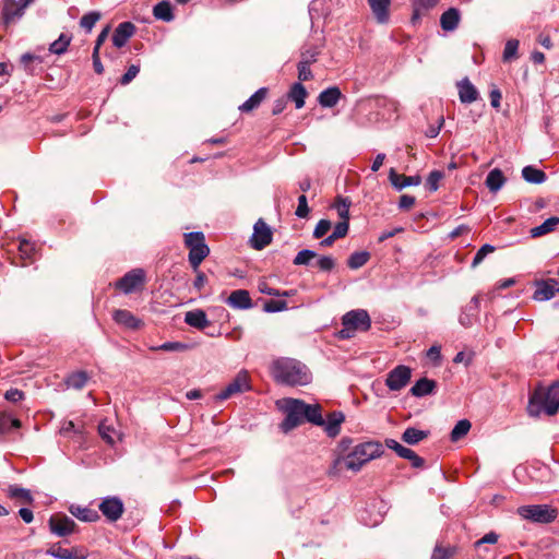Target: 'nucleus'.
<instances>
[{
	"mask_svg": "<svg viewBox=\"0 0 559 559\" xmlns=\"http://www.w3.org/2000/svg\"><path fill=\"white\" fill-rule=\"evenodd\" d=\"M345 416L342 412H333L329 414L326 420H324V431L329 437H336L341 431V425L344 421Z\"/></svg>",
	"mask_w": 559,
	"mask_h": 559,
	"instance_id": "obj_20",
	"label": "nucleus"
},
{
	"mask_svg": "<svg viewBox=\"0 0 559 559\" xmlns=\"http://www.w3.org/2000/svg\"><path fill=\"white\" fill-rule=\"evenodd\" d=\"M153 15L157 20L170 22L174 20L173 7L169 1H160L153 8Z\"/></svg>",
	"mask_w": 559,
	"mask_h": 559,
	"instance_id": "obj_33",
	"label": "nucleus"
},
{
	"mask_svg": "<svg viewBox=\"0 0 559 559\" xmlns=\"http://www.w3.org/2000/svg\"><path fill=\"white\" fill-rule=\"evenodd\" d=\"M342 325L338 336L342 340H347L353 337L356 331H368L371 326V319L364 309L352 310L343 316Z\"/></svg>",
	"mask_w": 559,
	"mask_h": 559,
	"instance_id": "obj_4",
	"label": "nucleus"
},
{
	"mask_svg": "<svg viewBox=\"0 0 559 559\" xmlns=\"http://www.w3.org/2000/svg\"><path fill=\"white\" fill-rule=\"evenodd\" d=\"M98 509L109 522H116L122 516L124 506L118 497H106L99 503Z\"/></svg>",
	"mask_w": 559,
	"mask_h": 559,
	"instance_id": "obj_13",
	"label": "nucleus"
},
{
	"mask_svg": "<svg viewBox=\"0 0 559 559\" xmlns=\"http://www.w3.org/2000/svg\"><path fill=\"white\" fill-rule=\"evenodd\" d=\"M98 432L103 440H105L109 444L115 443V438L117 436L116 429L107 423V420H103L98 425Z\"/></svg>",
	"mask_w": 559,
	"mask_h": 559,
	"instance_id": "obj_42",
	"label": "nucleus"
},
{
	"mask_svg": "<svg viewBox=\"0 0 559 559\" xmlns=\"http://www.w3.org/2000/svg\"><path fill=\"white\" fill-rule=\"evenodd\" d=\"M287 97L295 103L297 109L302 108L307 97L306 87L300 82L294 83L288 92Z\"/></svg>",
	"mask_w": 559,
	"mask_h": 559,
	"instance_id": "obj_30",
	"label": "nucleus"
},
{
	"mask_svg": "<svg viewBox=\"0 0 559 559\" xmlns=\"http://www.w3.org/2000/svg\"><path fill=\"white\" fill-rule=\"evenodd\" d=\"M559 409V383L547 389H539L530 397L527 412L532 417H538L542 412L549 416L557 414Z\"/></svg>",
	"mask_w": 559,
	"mask_h": 559,
	"instance_id": "obj_3",
	"label": "nucleus"
},
{
	"mask_svg": "<svg viewBox=\"0 0 559 559\" xmlns=\"http://www.w3.org/2000/svg\"><path fill=\"white\" fill-rule=\"evenodd\" d=\"M495 251V247L491 246V245H484L481 246L478 251L476 252L473 261H472V266L473 267H476L478 264H480L483 262V260L485 259V257L491 252Z\"/></svg>",
	"mask_w": 559,
	"mask_h": 559,
	"instance_id": "obj_52",
	"label": "nucleus"
},
{
	"mask_svg": "<svg viewBox=\"0 0 559 559\" xmlns=\"http://www.w3.org/2000/svg\"><path fill=\"white\" fill-rule=\"evenodd\" d=\"M348 229H349V223L348 221H341L338 222L335 226H334V229H333V235L340 239V238H343L347 235L348 233Z\"/></svg>",
	"mask_w": 559,
	"mask_h": 559,
	"instance_id": "obj_60",
	"label": "nucleus"
},
{
	"mask_svg": "<svg viewBox=\"0 0 559 559\" xmlns=\"http://www.w3.org/2000/svg\"><path fill=\"white\" fill-rule=\"evenodd\" d=\"M185 245L189 248V262L193 271H198L201 262L209 253L203 233L192 231L185 234Z\"/></svg>",
	"mask_w": 559,
	"mask_h": 559,
	"instance_id": "obj_7",
	"label": "nucleus"
},
{
	"mask_svg": "<svg viewBox=\"0 0 559 559\" xmlns=\"http://www.w3.org/2000/svg\"><path fill=\"white\" fill-rule=\"evenodd\" d=\"M99 19L100 13L93 11L81 17L80 25L86 29V32H91Z\"/></svg>",
	"mask_w": 559,
	"mask_h": 559,
	"instance_id": "obj_45",
	"label": "nucleus"
},
{
	"mask_svg": "<svg viewBox=\"0 0 559 559\" xmlns=\"http://www.w3.org/2000/svg\"><path fill=\"white\" fill-rule=\"evenodd\" d=\"M370 259L368 251H356L352 253L347 260V265L352 270H357L364 266Z\"/></svg>",
	"mask_w": 559,
	"mask_h": 559,
	"instance_id": "obj_39",
	"label": "nucleus"
},
{
	"mask_svg": "<svg viewBox=\"0 0 559 559\" xmlns=\"http://www.w3.org/2000/svg\"><path fill=\"white\" fill-rule=\"evenodd\" d=\"M557 285L558 282L552 278L537 282L533 298L537 301H546L551 299L556 294Z\"/></svg>",
	"mask_w": 559,
	"mask_h": 559,
	"instance_id": "obj_17",
	"label": "nucleus"
},
{
	"mask_svg": "<svg viewBox=\"0 0 559 559\" xmlns=\"http://www.w3.org/2000/svg\"><path fill=\"white\" fill-rule=\"evenodd\" d=\"M309 206H308V203H307V197L305 194H301L299 198H298V206L296 209V216H298L299 218H305L308 216L309 214Z\"/></svg>",
	"mask_w": 559,
	"mask_h": 559,
	"instance_id": "obj_57",
	"label": "nucleus"
},
{
	"mask_svg": "<svg viewBox=\"0 0 559 559\" xmlns=\"http://www.w3.org/2000/svg\"><path fill=\"white\" fill-rule=\"evenodd\" d=\"M319 55L320 49L318 47L306 48L301 51L300 61H307L308 64H312L317 61Z\"/></svg>",
	"mask_w": 559,
	"mask_h": 559,
	"instance_id": "obj_53",
	"label": "nucleus"
},
{
	"mask_svg": "<svg viewBox=\"0 0 559 559\" xmlns=\"http://www.w3.org/2000/svg\"><path fill=\"white\" fill-rule=\"evenodd\" d=\"M5 400L16 403L24 397V393L19 389H10L4 394Z\"/></svg>",
	"mask_w": 559,
	"mask_h": 559,
	"instance_id": "obj_63",
	"label": "nucleus"
},
{
	"mask_svg": "<svg viewBox=\"0 0 559 559\" xmlns=\"http://www.w3.org/2000/svg\"><path fill=\"white\" fill-rule=\"evenodd\" d=\"M405 460H408L412 463V466L415 468H420L424 466L425 461L417 455L413 450L405 447V449L402 451L401 456Z\"/></svg>",
	"mask_w": 559,
	"mask_h": 559,
	"instance_id": "obj_46",
	"label": "nucleus"
},
{
	"mask_svg": "<svg viewBox=\"0 0 559 559\" xmlns=\"http://www.w3.org/2000/svg\"><path fill=\"white\" fill-rule=\"evenodd\" d=\"M112 318L116 323L130 330H139L143 326V321L133 316L129 310H115Z\"/></svg>",
	"mask_w": 559,
	"mask_h": 559,
	"instance_id": "obj_16",
	"label": "nucleus"
},
{
	"mask_svg": "<svg viewBox=\"0 0 559 559\" xmlns=\"http://www.w3.org/2000/svg\"><path fill=\"white\" fill-rule=\"evenodd\" d=\"M185 322L197 329H204L207 325L206 313L203 310L188 311Z\"/></svg>",
	"mask_w": 559,
	"mask_h": 559,
	"instance_id": "obj_35",
	"label": "nucleus"
},
{
	"mask_svg": "<svg viewBox=\"0 0 559 559\" xmlns=\"http://www.w3.org/2000/svg\"><path fill=\"white\" fill-rule=\"evenodd\" d=\"M311 64H308L307 61H299L297 69H298V79L301 82L309 81L312 79V72L310 69Z\"/></svg>",
	"mask_w": 559,
	"mask_h": 559,
	"instance_id": "obj_54",
	"label": "nucleus"
},
{
	"mask_svg": "<svg viewBox=\"0 0 559 559\" xmlns=\"http://www.w3.org/2000/svg\"><path fill=\"white\" fill-rule=\"evenodd\" d=\"M271 373L276 382L290 386L307 385L312 380V373L305 364L287 357L274 360Z\"/></svg>",
	"mask_w": 559,
	"mask_h": 559,
	"instance_id": "obj_1",
	"label": "nucleus"
},
{
	"mask_svg": "<svg viewBox=\"0 0 559 559\" xmlns=\"http://www.w3.org/2000/svg\"><path fill=\"white\" fill-rule=\"evenodd\" d=\"M145 284V272L143 269H133L116 282L115 287L123 294L129 295L141 290Z\"/></svg>",
	"mask_w": 559,
	"mask_h": 559,
	"instance_id": "obj_9",
	"label": "nucleus"
},
{
	"mask_svg": "<svg viewBox=\"0 0 559 559\" xmlns=\"http://www.w3.org/2000/svg\"><path fill=\"white\" fill-rule=\"evenodd\" d=\"M140 72V64H131L127 72L121 76L120 84L127 85L129 84Z\"/></svg>",
	"mask_w": 559,
	"mask_h": 559,
	"instance_id": "obj_56",
	"label": "nucleus"
},
{
	"mask_svg": "<svg viewBox=\"0 0 559 559\" xmlns=\"http://www.w3.org/2000/svg\"><path fill=\"white\" fill-rule=\"evenodd\" d=\"M70 513L83 522H96L99 520V514L96 510L90 508H82L79 506H71Z\"/></svg>",
	"mask_w": 559,
	"mask_h": 559,
	"instance_id": "obj_31",
	"label": "nucleus"
},
{
	"mask_svg": "<svg viewBox=\"0 0 559 559\" xmlns=\"http://www.w3.org/2000/svg\"><path fill=\"white\" fill-rule=\"evenodd\" d=\"M436 388V382L433 380L421 378L412 386L411 394L416 397L426 396L431 394Z\"/></svg>",
	"mask_w": 559,
	"mask_h": 559,
	"instance_id": "obj_28",
	"label": "nucleus"
},
{
	"mask_svg": "<svg viewBox=\"0 0 559 559\" xmlns=\"http://www.w3.org/2000/svg\"><path fill=\"white\" fill-rule=\"evenodd\" d=\"M331 227H332V223H331V221H329V219H324V218H323V219H320V221L317 223V225H316V227H314V229H313V237H314L316 239H320V238H322L323 236H325V235L329 233V230L331 229Z\"/></svg>",
	"mask_w": 559,
	"mask_h": 559,
	"instance_id": "obj_50",
	"label": "nucleus"
},
{
	"mask_svg": "<svg viewBox=\"0 0 559 559\" xmlns=\"http://www.w3.org/2000/svg\"><path fill=\"white\" fill-rule=\"evenodd\" d=\"M48 556L57 559H85V555H76L73 549H66L58 544L52 545L46 551Z\"/></svg>",
	"mask_w": 559,
	"mask_h": 559,
	"instance_id": "obj_29",
	"label": "nucleus"
},
{
	"mask_svg": "<svg viewBox=\"0 0 559 559\" xmlns=\"http://www.w3.org/2000/svg\"><path fill=\"white\" fill-rule=\"evenodd\" d=\"M498 534H496L495 532H489L485 534L480 539L476 540L474 546L478 548L483 544H496L498 542Z\"/></svg>",
	"mask_w": 559,
	"mask_h": 559,
	"instance_id": "obj_61",
	"label": "nucleus"
},
{
	"mask_svg": "<svg viewBox=\"0 0 559 559\" xmlns=\"http://www.w3.org/2000/svg\"><path fill=\"white\" fill-rule=\"evenodd\" d=\"M7 495L11 499H19L24 503L31 504L34 499L28 489L19 487L16 485H10L7 489Z\"/></svg>",
	"mask_w": 559,
	"mask_h": 559,
	"instance_id": "obj_37",
	"label": "nucleus"
},
{
	"mask_svg": "<svg viewBox=\"0 0 559 559\" xmlns=\"http://www.w3.org/2000/svg\"><path fill=\"white\" fill-rule=\"evenodd\" d=\"M70 432L82 433V429L78 428L76 425L72 420H69L62 425V427L60 429V433L63 436H68Z\"/></svg>",
	"mask_w": 559,
	"mask_h": 559,
	"instance_id": "obj_62",
	"label": "nucleus"
},
{
	"mask_svg": "<svg viewBox=\"0 0 559 559\" xmlns=\"http://www.w3.org/2000/svg\"><path fill=\"white\" fill-rule=\"evenodd\" d=\"M457 90L460 100L463 104H471L477 100L479 96L478 91L467 78H464L457 83Z\"/></svg>",
	"mask_w": 559,
	"mask_h": 559,
	"instance_id": "obj_18",
	"label": "nucleus"
},
{
	"mask_svg": "<svg viewBox=\"0 0 559 559\" xmlns=\"http://www.w3.org/2000/svg\"><path fill=\"white\" fill-rule=\"evenodd\" d=\"M266 312H278L287 309V302L285 300H269L263 306Z\"/></svg>",
	"mask_w": 559,
	"mask_h": 559,
	"instance_id": "obj_55",
	"label": "nucleus"
},
{
	"mask_svg": "<svg viewBox=\"0 0 559 559\" xmlns=\"http://www.w3.org/2000/svg\"><path fill=\"white\" fill-rule=\"evenodd\" d=\"M317 253L310 249L300 250L294 258L293 263L295 265H308L310 261L317 258Z\"/></svg>",
	"mask_w": 559,
	"mask_h": 559,
	"instance_id": "obj_44",
	"label": "nucleus"
},
{
	"mask_svg": "<svg viewBox=\"0 0 559 559\" xmlns=\"http://www.w3.org/2000/svg\"><path fill=\"white\" fill-rule=\"evenodd\" d=\"M228 304L236 309H249L252 307V301L248 290L237 289L234 290L228 299Z\"/></svg>",
	"mask_w": 559,
	"mask_h": 559,
	"instance_id": "obj_21",
	"label": "nucleus"
},
{
	"mask_svg": "<svg viewBox=\"0 0 559 559\" xmlns=\"http://www.w3.org/2000/svg\"><path fill=\"white\" fill-rule=\"evenodd\" d=\"M485 183L490 192L496 193L506 183V177L499 168H495L487 175Z\"/></svg>",
	"mask_w": 559,
	"mask_h": 559,
	"instance_id": "obj_27",
	"label": "nucleus"
},
{
	"mask_svg": "<svg viewBox=\"0 0 559 559\" xmlns=\"http://www.w3.org/2000/svg\"><path fill=\"white\" fill-rule=\"evenodd\" d=\"M559 224V217H549L543 224L533 227L530 230L532 238H538L544 235H547L555 230L556 226Z\"/></svg>",
	"mask_w": 559,
	"mask_h": 559,
	"instance_id": "obj_32",
	"label": "nucleus"
},
{
	"mask_svg": "<svg viewBox=\"0 0 559 559\" xmlns=\"http://www.w3.org/2000/svg\"><path fill=\"white\" fill-rule=\"evenodd\" d=\"M454 554V547H441L437 545L432 551L431 559H450Z\"/></svg>",
	"mask_w": 559,
	"mask_h": 559,
	"instance_id": "obj_48",
	"label": "nucleus"
},
{
	"mask_svg": "<svg viewBox=\"0 0 559 559\" xmlns=\"http://www.w3.org/2000/svg\"><path fill=\"white\" fill-rule=\"evenodd\" d=\"M280 403V407L285 413V418L281 424V429L284 432H288L305 423L304 401L285 399Z\"/></svg>",
	"mask_w": 559,
	"mask_h": 559,
	"instance_id": "obj_5",
	"label": "nucleus"
},
{
	"mask_svg": "<svg viewBox=\"0 0 559 559\" xmlns=\"http://www.w3.org/2000/svg\"><path fill=\"white\" fill-rule=\"evenodd\" d=\"M412 377V369L404 365H399L392 369L385 379V384L391 391H400L407 385Z\"/></svg>",
	"mask_w": 559,
	"mask_h": 559,
	"instance_id": "obj_11",
	"label": "nucleus"
},
{
	"mask_svg": "<svg viewBox=\"0 0 559 559\" xmlns=\"http://www.w3.org/2000/svg\"><path fill=\"white\" fill-rule=\"evenodd\" d=\"M273 233L263 218H259L250 237V246L255 250H262L272 242Z\"/></svg>",
	"mask_w": 559,
	"mask_h": 559,
	"instance_id": "obj_10",
	"label": "nucleus"
},
{
	"mask_svg": "<svg viewBox=\"0 0 559 559\" xmlns=\"http://www.w3.org/2000/svg\"><path fill=\"white\" fill-rule=\"evenodd\" d=\"M389 179L397 190H402L409 186H418L421 182L419 176L399 175L393 168L390 170Z\"/></svg>",
	"mask_w": 559,
	"mask_h": 559,
	"instance_id": "obj_19",
	"label": "nucleus"
},
{
	"mask_svg": "<svg viewBox=\"0 0 559 559\" xmlns=\"http://www.w3.org/2000/svg\"><path fill=\"white\" fill-rule=\"evenodd\" d=\"M135 25L131 22L120 23L114 32L112 44L117 48L123 47L127 41L134 35Z\"/></svg>",
	"mask_w": 559,
	"mask_h": 559,
	"instance_id": "obj_15",
	"label": "nucleus"
},
{
	"mask_svg": "<svg viewBox=\"0 0 559 559\" xmlns=\"http://www.w3.org/2000/svg\"><path fill=\"white\" fill-rule=\"evenodd\" d=\"M383 447L378 441H367L357 444L350 453L345 456L337 457L332 466L334 473L344 469L358 472L369 461L381 456Z\"/></svg>",
	"mask_w": 559,
	"mask_h": 559,
	"instance_id": "obj_2",
	"label": "nucleus"
},
{
	"mask_svg": "<svg viewBox=\"0 0 559 559\" xmlns=\"http://www.w3.org/2000/svg\"><path fill=\"white\" fill-rule=\"evenodd\" d=\"M349 206L350 201L348 199L341 197L337 198L334 207L336 209L337 214L342 221H349Z\"/></svg>",
	"mask_w": 559,
	"mask_h": 559,
	"instance_id": "obj_43",
	"label": "nucleus"
},
{
	"mask_svg": "<svg viewBox=\"0 0 559 559\" xmlns=\"http://www.w3.org/2000/svg\"><path fill=\"white\" fill-rule=\"evenodd\" d=\"M49 530L59 537H66L75 532L76 523L64 514L51 515L48 521Z\"/></svg>",
	"mask_w": 559,
	"mask_h": 559,
	"instance_id": "obj_12",
	"label": "nucleus"
},
{
	"mask_svg": "<svg viewBox=\"0 0 559 559\" xmlns=\"http://www.w3.org/2000/svg\"><path fill=\"white\" fill-rule=\"evenodd\" d=\"M88 380V374L86 371H75L69 374L66 379V384L69 388L81 390L84 388Z\"/></svg>",
	"mask_w": 559,
	"mask_h": 559,
	"instance_id": "obj_38",
	"label": "nucleus"
},
{
	"mask_svg": "<svg viewBox=\"0 0 559 559\" xmlns=\"http://www.w3.org/2000/svg\"><path fill=\"white\" fill-rule=\"evenodd\" d=\"M305 421L311 423L317 426L324 425V419L319 404H307L304 402Z\"/></svg>",
	"mask_w": 559,
	"mask_h": 559,
	"instance_id": "obj_26",
	"label": "nucleus"
},
{
	"mask_svg": "<svg viewBox=\"0 0 559 559\" xmlns=\"http://www.w3.org/2000/svg\"><path fill=\"white\" fill-rule=\"evenodd\" d=\"M368 3L379 23L388 22L391 0H368Z\"/></svg>",
	"mask_w": 559,
	"mask_h": 559,
	"instance_id": "obj_23",
	"label": "nucleus"
},
{
	"mask_svg": "<svg viewBox=\"0 0 559 559\" xmlns=\"http://www.w3.org/2000/svg\"><path fill=\"white\" fill-rule=\"evenodd\" d=\"M471 427H472V425H471L469 420H467V419L459 420L451 431V440L453 442L459 441L460 439H462L463 437H465L468 433Z\"/></svg>",
	"mask_w": 559,
	"mask_h": 559,
	"instance_id": "obj_40",
	"label": "nucleus"
},
{
	"mask_svg": "<svg viewBox=\"0 0 559 559\" xmlns=\"http://www.w3.org/2000/svg\"><path fill=\"white\" fill-rule=\"evenodd\" d=\"M19 251L23 259H33L35 254V245L26 239H22L19 245Z\"/></svg>",
	"mask_w": 559,
	"mask_h": 559,
	"instance_id": "obj_51",
	"label": "nucleus"
},
{
	"mask_svg": "<svg viewBox=\"0 0 559 559\" xmlns=\"http://www.w3.org/2000/svg\"><path fill=\"white\" fill-rule=\"evenodd\" d=\"M460 22V11L455 8H450L444 11L440 17V25L443 31H454Z\"/></svg>",
	"mask_w": 559,
	"mask_h": 559,
	"instance_id": "obj_24",
	"label": "nucleus"
},
{
	"mask_svg": "<svg viewBox=\"0 0 559 559\" xmlns=\"http://www.w3.org/2000/svg\"><path fill=\"white\" fill-rule=\"evenodd\" d=\"M443 174L441 171H431L427 178V186L430 191H436L439 187V181L442 179Z\"/></svg>",
	"mask_w": 559,
	"mask_h": 559,
	"instance_id": "obj_59",
	"label": "nucleus"
},
{
	"mask_svg": "<svg viewBox=\"0 0 559 559\" xmlns=\"http://www.w3.org/2000/svg\"><path fill=\"white\" fill-rule=\"evenodd\" d=\"M516 513L524 520L533 523L548 524L558 516L557 509L548 504H527L519 507Z\"/></svg>",
	"mask_w": 559,
	"mask_h": 559,
	"instance_id": "obj_6",
	"label": "nucleus"
},
{
	"mask_svg": "<svg viewBox=\"0 0 559 559\" xmlns=\"http://www.w3.org/2000/svg\"><path fill=\"white\" fill-rule=\"evenodd\" d=\"M189 346L181 342H166L159 346L152 347V350H164V352H181L188 349Z\"/></svg>",
	"mask_w": 559,
	"mask_h": 559,
	"instance_id": "obj_47",
	"label": "nucleus"
},
{
	"mask_svg": "<svg viewBox=\"0 0 559 559\" xmlns=\"http://www.w3.org/2000/svg\"><path fill=\"white\" fill-rule=\"evenodd\" d=\"M342 93L337 86L329 87L322 91L318 96V102L322 107H334L341 99Z\"/></svg>",
	"mask_w": 559,
	"mask_h": 559,
	"instance_id": "obj_22",
	"label": "nucleus"
},
{
	"mask_svg": "<svg viewBox=\"0 0 559 559\" xmlns=\"http://www.w3.org/2000/svg\"><path fill=\"white\" fill-rule=\"evenodd\" d=\"M70 43L71 37L66 34H61L57 40L50 44L49 51L51 53L61 55L67 51Z\"/></svg>",
	"mask_w": 559,
	"mask_h": 559,
	"instance_id": "obj_41",
	"label": "nucleus"
},
{
	"mask_svg": "<svg viewBox=\"0 0 559 559\" xmlns=\"http://www.w3.org/2000/svg\"><path fill=\"white\" fill-rule=\"evenodd\" d=\"M252 389L250 376L248 371L241 370L237 376L223 389L219 393L214 396L217 402H223L234 395L248 392Z\"/></svg>",
	"mask_w": 559,
	"mask_h": 559,
	"instance_id": "obj_8",
	"label": "nucleus"
},
{
	"mask_svg": "<svg viewBox=\"0 0 559 559\" xmlns=\"http://www.w3.org/2000/svg\"><path fill=\"white\" fill-rule=\"evenodd\" d=\"M522 177L524 178L525 181L535 185H540L545 182L547 179V176L543 170L537 169L533 166H525L522 169Z\"/></svg>",
	"mask_w": 559,
	"mask_h": 559,
	"instance_id": "obj_36",
	"label": "nucleus"
},
{
	"mask_svg": "<svg viewBox=\"0 0 559 559\" xmlns=\"http://www.w3.org/2000/svg\"><path fill=\"white\" fill-rule=\"evenodd\" d=\"M429 436V431L427 430H419L414 427H408L402 435V440L409 444L415 445L426 439Z\"/></svg>",
	"mask_w": 559,
	"mask_h": 559,
	"instance_id": "obj_34",
	"label": "nucleus"
},
{
	"mask_svg": "<svg viewBox=\"0 0 559 559\" xmlns=\"http://www.w3.org/2000/svg\"><path fill=\"white\" fill-rule=\"evenodd\" d=\"M26 7H23V1L19 0H2L1 19L5 26L13 23L24 14Z\"/></svg>",
	"mask_w": 559,
	"mask_h": 559,
	"instance_id": "obj_14",
	"label": "nucleus"
},
{
	"mask_svg": "<svg viewBox=\"0 0 559 559\" xmlns=\"http://www.w3.org/2000/svg\"><path fill=\"white\" fill-rule=\"evenodd\" d=\"M317 264L321 271L330 272L335 266V260L330 255H322L318 259Z\"/></svg>",
	"mask_w": 559,
	"mask_h": 559,
	"instance_id": "obj_58",
	"label": "nucleus"
},
{
	"mask_svg": "<svg viewBox=\"0 0 559 559\" xmlns=\"http://www.w3.org/2000/svg\"><path fill=\"white\" fill-rule=\"evenodd\" d=\"M518 49H519V40L509 39L504 46L503 60L509 61L512 58H515L516 53H518Z\"/></svg>",
	"mask_w": 559,
	"mask_h": 559,
	"instance_id": "obj_49",
	"label": "nucleus"
},
{
	"mask_svg": "<svg viewBox=\"0 0 559 559\" xmlns=\"http://www.w3.org/2000/svg\"><path fill=\"white\" fill-rule=\"evenodd\" d=\"M267 88L261 87L253 95H251L243 104L239 106L241 112H251L258 108L261 103L266 98Z\"/></svg>",
	"mask_w": 559,
	"mask_h": 559,
	"instance_id": "obj_25",
	"label": "nucleus"
},
{
	"mask_svg": "<svg viewBox=\"0 0 559 559\" xmlns=\"http://www.w3.org/2000/svg\"><path fill=\"white\" fill-rule=\"evenodd\" d=\"M415 204V198L408 194H403L399 201V207L401 210H409Z\"/></svg>",
	"mask_w": 559,
	"mask_h": 559,
	"instance_id": "obj_64",
	"label": "nucleus"
}]
</instances>
